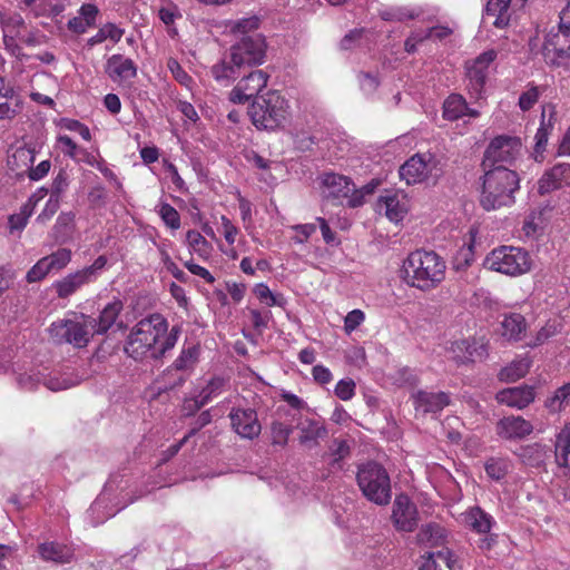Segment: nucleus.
Returning a JSON list of instances; mask_svg holds the SVG:
<instances>
[{"mask_svg":"<svg viewBox=\"0 0 570 570\" xmlns=\"http://www.w3.org/2000/svg\"><path fill=\"white\" fill-rule=\"evenodd\" d=\"M463 116L476 118L479 110L469 108L466 100L459 94H451L443 102V117L446 120L454 121Z\"/></svg>","mask_w":570,"mask_h":570,"instance_id":"a878e982","label":"nucleus"},{"mask_svg":"<svg viewBox=\"0 0 570 570\" xmlns=\"http://www.w3.org/2000/svg\"><path fill=\"white\" fill-rule=\"evenodd\" d=\"M453 553L449 549L431 552L421 564L420 570H453Z\"/></svg>","mask_w":570,"mask_h":570,"instance_id":"2f4dec72","label":"nucleus"},{"mask_svg":"<svg viewBox=\"0 0 570 570\" xmlns=\"http://www.w3.org/2000/svg\"><path fill=\"white\" fill-rule=\"evenodd\" d=\"M534 387L530 385L503 389L495 394L498 403L515 407L518 410L525 409L534 401Z\"/></svg>","mask_w":570,"mask_h":570,"instance_id":"f3484780","label":"nucleus"},{"mask_svg":"<svg viewBox=\"0 0 570 570\" xmlns=\"http://www.w3.org/2000/svg\"><path fill=\"white\" fill-rule=\"evenodd\" d=\"M355 393V383L353 380H341L335 386V395L342 401H348Z\"/></svg>","mask_w":570,"mask_h":570,"instance_id":"680f3d73","label":"nucleus"},{"mask_svg":"<svg viewBox=\"0 0 570 570\" xmlns=\"http://www.w3.org/2000/svg\"><path fill=\"white\" fill-rule=\"evenodd\" d=\"M357 80L360 83L361 90L365 95H372L376 91L380 86V79L376 73L360 71L357 73Z\"/></svg>","mask_w":570,"mask_h":570,"instance_id":"5fc2aeb1","label":"nucleus"},{"mask_svg":"<svg viewBox=\"0 0 570 570\" xmlns=\"http://www.w3.org/2000/svg\"><path fill=\"white\" fill-rule=\"evenodd\" d=\"M570 402V383H567L556 390L554 394L547 399L544 406L551 413L561 412Z\"/></svg>","mask_w":570,"mask_h":570,"instance_id":"ea45409f","label":"nucleus"},{"mask_svg":"<svg viewBox=\"0 0 570 570\" xmlns=\"http://www.w3.org/2000/svg\"><path fill=\"white\" fill-rule=\"evenodd\" d=\"M67 185V174L66 171L60 170L51 184L50 197L59 200V196L66 189Z\"/></svg>","mask_w":570,"mask_h":570,"instance_id":"774afa93","label":"nucleus"},{"mask_svg":"<svg viewBox=\"0 0 570 570\" xmlns=\"http://www.w3.org/2000/svg\"><path fill=\"white\" fill-rule=\"evenodd\" d=\"M356 483L367 501L380 507H385L391 502V478L381 463L370 460L358 464Z\"/></svg>","mask_w":570,"mask_h":570,"instance_id":"20e7f679","label":"nucleus"},{"mask_svg":"<svg viewBox=\"0 0 570 570\" xmlns=\"http://www.w3.org/2000/svg\"><path fill=\"white\" fill-rule=\"evenodd\" d=\"M556 463L560 468H568L570 455V424H566L556 436Z\"/></svg>","mask_w":570,"mask_h":570,"instance_id":"f704fd0d","label":"nucleus"},{"mask_svg":"<svg viewBox=\"0 0 570 570\" xmlns=\"http://www.w3.org/2000/svg\"><path fill=\"white\" fill-rule=\"evenodd\" d=\"M71 250L69 248H59L50 255L45 256L50 273L60 272L71 261Z\"/></svg>","mask_w":570,"mask_h":570,"instance_id":"37998d69","label":"nucleus"},{"mask_svg":"<svg viewBox=\"0 0 570 570\" xmlns=\"http://www.w3.org/2000/svg\"><path fill=\"white\" fill-rule=\"evenodd\" d=\"M412 399L415 411L423 415L436 414L450 404V395L445 392L434 393L420 390L412 395Z\"/></svg>","mask_w":570,"mask_h":570,"instance_id":"a211bd4d","label":"nucleus"},{"mask_svg":"<svg viewBox=\"0 0 570 570\" xmlns=\"http://www.w3.org/2000/svg\"><path fill=\"white\" fill-rule=\"evenodd\" d=\"M48 274H50V271L47 261L42 257L28 271L26 279L28 283H36L43 279Z\"/></svg>","mask_w":570,"mask_h":570,"instance_id":"4d7b16f0","label":"nucleus"},{"mask_svg":"<svg viewBox=\"0 0 570 570\" xmlns=\"http://www.w3.org/2000/svg\"><path fill=\"white\" fill-rule=\"evenodd\" d=\"M232 426L244 439L253 440L261 434L262 426L253 409H233L229 413Z\"/></svg>","mask_w":570,"mask_h":570,"instance_id":"dca6fc26","label":"nucleus"},{"mask_svg":"<svg viewBox=\"0 0 570 570\" xmlns=\"http://www.w3.org/2000/svg\"><path fill=\"white\" fill-rule=\"evenodd\" d=\"M365 314L361 309H353L345 316L344 320V331L347 334H351L355 331L364 321Z\"/></svg>","mask_w":570,"mask_h":570,"instance_id":"bf43d9fd","label":"nucleus"},{"mask_svg":"<svg viewBox=\"0 0 570 570\" xmlns=\"http://www.w3.org/2000/svg\"><path fill=\"white\" fill-rule=\"evenodd\" d=\"M456 350L464 352L462 363L476 362L485 358L488 351L483 343L475 340H462L455 343Z\"/></svg>","mask_w":570,"mask_h":570,"instance_id":"e433bc0d","label":"nucleus"},{"mask_svg":"<svg viewBox=\"0 0 570 570\" xmlns=\"http://www.w3.org/2000/svg\"><path fill=\"white\" fill-rule=\"evenodd\" d=\"M377 185H379L377 181L372 180L371 183H368L365 186H363L361 190H356L354 188V193H352V196L348 199V206L355 208V207H358V206L363 205V203H364V195L373 194V191L375 190Z\"/></svg>","mask_w":570,"mask_h":570,"instance_id":"13d9d810","label":"nucleus"},{"mask_svg":"<svg viewBox=\"0 0 570 570\" xmlns=\"http://www.w3.org/2000/svg\"><path fill=\"white\" fill-rule=\"evenodd\" d=\"M281 397L282 400H284L294 411L296 412H301L303 410H306L308 409L307 406V403L298 397L297 395L291 393V392H286L284 391L282 394H281Z\"/></svg>","mask_w":570,"mask_h":570,"instance_id":"338daca9","label":"nucleus"},{"mask_svg":"<svg viewBox=\"0 0 570 570\" xmlns=\"http://www.w3.org/2000/svg\"><path fill=\"white\" fill-rule=\"evenodd\" d=\"M146 323L149 330L145 334V347L153 358H159L176 345L180 330L174 326L168 332V322L158 313L145 317Z\"/></svg>","mask_w":570,"mask_h":570,"instance_id":"0eeeda50","label":"nucleus"},{"mask_svg":"<svg viewBox=\"0 0 570 570\" xmlns=\"http://www.w3.org/2000/svg\"><path fill=\"white\" fill-rule=\"evenodd\" d=\"M351 446L347 441L335 439L333 441V445L331 446V454L334 458L333 463H336L350 455Z\"/></svg>","mask_w":570,"mask_h":570,"instance_id":"e2e57ef3","label":"nucleus"},{"mask_svg":"<svg viewBox=\"0 0 570 570\" xmlns=\"http://www.w3.org/2000/svg\"><path fill=\"white\" fill-rule=\"evenodd\" d=\"M379 14L384 21H404L419 17V12L403 7L384 9Z\"/></svg>","mask_w":570,"mask_h":570,"instance_id":"09e8293b","label":"nucleus"},{"mask_svg":"<svg viewBox=\"0 0 570 570\" xmlns=\"http://www.w3.org/2000/svg\"><path fill=\"white\" fill-rule=\"evenodd\" d=\"M157 16L167 27L174 24L175 20L181 17L178 7L170 1H164L161 3L157 9Z\"/></svg>","mask_w":570,"mask_h":570,"instance_id":"3c124183","label":"nucleus"},{"mask_svg":"<svg viewBox=\"0 0 570 570\" xmlns=\"http://www.w3.org/2000/svg\"><path fill=\"white\" fill-rule=\"evenodd\" d=\"M519 181L518 174L507 166L499 165L484 169L480 205L485 210L512 205Z\"/></svg>","mask_w":570,"mask_h":570,"instance_id":"f03ea898","label":"nucleus"},{"mask_svg":"<svg viewBox=\"0 0 570 570\" xmlns=\"http://www.w3.org/2000/svg\"><path fill=\"white\" fill-rule=\"evenodd\" d=\"M445 268L444 259L433 250H414L403 263L405 282L421 291H430L441 284Z\"/></svg>","mask_w":570,"mask_h":570,"instance_id":"f257e3e1","label":"nucleus"},{"mask_svg":"<svg viewBox=\"0 0 570 570\" xmlns=\"http://www.w3.org/2000/svg\"><path fill=\"white\" fill-rule=\"evenodd\" d=\"M38 553L45 561L69 563L73 559V550L60 542H43L38 547Z\"/></svg>","mask_w":570,"mask_h":570,"instance_id":"c85d7f7f","label":"nucleus"},{"mask_svg":"<svg viewBox=\"0 0 570 570\" xmlns=\"http://www.w3.org/2000/svg\"><path fill=\"white\" fill-rule=\"evenodd\" d=\"M542 56L547 65L570 70V0L560 13L557 30L552 28L546 35Z\"/></svg>","mask_w":570,"mask_h":570,"instance_id":"39448f33","label":"nucleus"},{"mask_svg":"<svg viewBox=\"0 0 570 570\" xmlns=\"http://www.w3.org/2000/svg\"><path fill=\"white\" fill-rule=\"evenodd\" d=\"M521 146L518 137L501 135L493 138L484 151L483 169L511 164L519 156Z\"/></svg>","mask_w":570,"mask_h":570,"instance_id":"1a4fd4ad","label":"nucleus"},{"mask_svg":"<svg viewBox=\"0 0 570 570\" xmlns=\"http://www.w3.org/2000/svg\"><path fill=\"white\" fill-rule=\"evenodd\" d=\"M186 240L191 250L200 257H207L210 252V245L207 239L197 230L190 229L186 234Z\"/></svg>","mask_w":570,"mask_h":570,"instance_id":"a18cd8bd","label":"nucleus"},{"mask_svg":"<svg viewBox=\"0 0 570 570\" xmlns=\"http://www.w3.org/2000/svg\"><path fill=\"white\" fill-rule=\"evenodd\" d=\"M485 265L491 271L518 276L531 269L532 261L529 253L523 248L500 246L487 255Z\"/></svg>","mask_w":570,"mask_h":570,"instance_id":"423d86ee","label":"nucleus"},{"mask_svg":"<svg viewBox=\"0 0 570 570\" xmlns=\"http://www.w3.org/2000/svg\"><path fill=\"white\" fill-rule=\"evenodd\" d=\"M75 230V214L72 212H63L58 216L51 229V237L58 244H66L72 239Z\"/></svg>","mask_w":570,"mask_h":570,"instance_id":"c756f323","label":"nucleus"},{"mask_svg":"<svg viewBox=\"0 0 570 570\" xmlns=\"http://www.w3.org/2000/svg\"><path fill=\"white\" fill-rule=\"evenodd\" d=\"M527 0H489L485 7V18H494L497 28H504L511 19V8H522Z\"/></svg>","mask_w":570,"mask_h":570,"instance_id":"4be33fe9","label":"nucleus"},{"mask_svg":"<svg viewBox=\"0 0 570 570\" xmlns=\"http://www.w3.org/2000/svg\"><path fill=\"white\" fill-rule=\"evenodd\" d=\"M229 52L244 66V70L262 65L266 55L265 37L261 33L243 36Z\"/></svg>","mask_w":570,"mask_h":570,"instance_id":"9d476101","label":"nucleus"},{"mask_svg":"<svg viewBox=\"0 0 570 570\" xmlns=\"http://www.w3.org/2000/svg\"><path fill=\"white\" fill-rule=\"evenodd\" d=\"M508 462L503 459L490 458L484 464L487 474L497 481L502 480L508 473Z\"/></svg>","mask_w":570,"mask_h":570,"instance_id":"8fccbe9b","label":"nucleus"},{"mask_svg":"<svg viewBox=\"0 0 570 570\" xmlns=\"http://www.w3.org/2000/svg\"><path fill=\"white\" fill-rule=\"evenodd\" d=\"M527 321L519 313L504 314L501 321V335L509 342L521 341L527 331Z\"/></svg>","mask_w":570,"mask_h":570,"instance_id":"cd10ccee","label":"nucleus"},{"mask_svg":"<svg viewBox=\"0 0 570 570\" xmlns=\"http://www.w3.org/2000/svg\"><path fill=\"white\" fill-rule=\"evenodd\" d=\"M121 309L122 303L117 299L107 304L98 318L87 317L92 333L105 334L115 324Z\"/></svg>","mask_w":570,"mask_h":570,"instance_id":"bb28decb","label":"nucleus"},{"mask_svg":"<svg viewBox=\"0 0 570 570\" xmlns=\"http://www.w3.org/2000/svg\"><path fill=\"white\" fill-rule=\"evenodd\" d=\"M293 426L289 424H285L281 421H273L271 424L272 432V443L274 445L285 446L288 443V439L293 433Z\"/></svg>","mask_w":570,"mask_h":570,"instance_id":"49530a36","label":"nucleus"},{"mask_svg":"<svg viewBox=\"0 0 570 570\" xmlns=\"http://www.w3.org/2000/svg\"><path fill=\"white\" fill-rule=\"evenodd\" d=\"M539 99L538 87H531L519 97V107L523 111L530 110Z\"/></svg>","mask_w":570,"mask_h":570,"instance_id":"052dcab7","label":"nucleus"},{"mask_svg":"<svg viewBox=\"0 0 570 570\" xmlns=\"http://www.w3.org/2000/svg\"><path fill=\"white\" fill-rule=\"evenodd\" d=\"M268 75L263 70H253L244 75L229 92V100L234 104H245L250 98L258 97V92L266 87Z\"/></svg>","mask_w":570,"mask_h":570,"instance_id":"ddd939ff","label":"nucleus"},{"mask_svg":"<svg viewBox=\"0 0 570 570\" xmlns=\"http://www.w3.org/2000/svg\"><path fill=\"white\" fill-rule=\"evenodd\" d=\"M322 185L327 198H351L354 193V183L346 176L335 173H325L322 176Z\"/></svg>","mask_w":570,"mask_h":570,"instance_id":"5701e85b","label":"nucleus"},{"mask_svg":"<svg viewBox=\"0 0 570 570\" xmlns=\"http://www.w3.org/2000/svg\"><path fill=\"white\" fill-rule=\"evenodd\" d=\"M529 368L530 362L528 360L514 361L500 371L499 379L503 382H515L524 377L529 372Z\"/></svg>","mask_w":570,"mask_h":570,"instance_id":"58836bf2","label":"nucleus"},{"mask_svg":"<svg viewBox=\"0 0 570 570\" xmlns=\"http://www.w3.org/2000/svg\"><path fill=\"white\" fill-rule=\"evenodd\" d=\"M261 20L257 16L240 19L236 22L234 30L243 33L244 36L258 29Z\"/></svg>","mask_w":570,"mask_h":570,"instance_id":"0e129e2a","label":"nucleus"},{"mask_svg":"<svg viewBox=\"0 0 570 570\" xmlns=\"http://www.w3.org/2000/svg\"><path fill=\"white\" fill-rule=\"evenodd\" d=\"M377 210L380 213L384 212L386 217L391 222H400L403 219L405 209L400 204L399 197L396 194H389L385 196H381L377 200Z\"/></svg>","mask_w":570,"mask_h":570,"instance_id":"72a5a7b5","label":"nucleus"},{"mask_svg":"<svg viewBox=\"0 0 570 570\" xmlns=\"http://www.w3.org/2000/svg\"><path fill=\"white\" fill-rule=\"evenodd\" d=\"M225 384V380L223 377H213L207 385L200 391L198 395V405L196 404V409H202L206 405L214 396H217Z\"/></svg>","mask_w":570,"mask_h":570,"instance_id":"c03bdc74","label":"nucleus"},{"mask_svg":"<svg viewBox=\"0 0 570 570\" xmlns=\"http://www.w3.org/2000/svg\"><path fill=\"white\" fill-rule=\"evenodd\" d=\"M210 73L217 82L228 86L245 73V70L244 66L229 52L212 66Z\"/></svg>","mask_w":570,"mask_h":570,"instance_id":"aec40b11","label":"nucleus"},{"mask_svg":"<svg viewBox=\"0 0 570 570\" xmlns=\"http://www.w3.org/2000/svg\"><path fill=\"white\" fill-rule=\"evenodd\" d=\"M279 413L283 412L286 416H291V421H297L296 429L299 430L301 434L298 441L303 445H316L318 439H324L327 435L325 425L315 419L305 417L302 419L297 413H291L289 410L278 407Z\"/></svg>","mask_w":570,"mask_h":570,"instance_id":"2eb2a0df","label":"nucleus"},{"mask_svg":"<svg viewBox=\"0 0 570 570\" xmlns=\"http://www.w3.org/2000/svg\"><path fill=\"white\" fill-rule=\"evenodd\" d=\"M142 321L138 322L135 330L128 336L125 352L136 361L142 360V342L138 337L142 333Z\"/></svg>","mask_w":570,"mask_h":570,"instance_id":"79ce46f5","label":"nucleus"},{"mask_svg":"<svg viewBox=\"0 0 570 570\" xmlns=\"http://www.w3.org/2000/svg\"><path fill=\"white\" fill-rule=\"evenodd\" d=\"M248 116L258 130L274 131L283 128L288 117L287 100L278 91L269 90L253 100Z\"/></svg>","mask_w":570,"mask_h":570,"instance_id":"7ed1b4c3","label":"nucleus"},{"mask_svg":"<svg viewBox=\"0 0 570 570\" xmlns=\"http://www.w3.org/2000/svg\"><path fill=\"white\" fill-rule=\"evenodd\" d=\"M465 521L478 533H489L493 524V518L480 507L471 508L465 515Z\"/></svg>","mask_w":570,"mask_h":570,"instance_id":"c9c22d12","label":"nucleus"},{"mask_svg":"<svg viewBox=\"0 0 570 570\" xmlns=\"http://www.w3.org/2000/svg\"><path fill=\"white\" fill-rule=\"evenodd\" d=\"M391 521L399 532H413L420 521L416 504L405 493L395 497L392 507Z\"/></svg>","mask_w":570,"mask_h":570,"instance_id":"f8f14e48","label":"nucleus"},{"mask_svg":"<svg viewBox=\"0 0 570 570\" xmlns=\"http://www.w3.org/2000/svg\"><path fill=\"white\" fill-rule=\"evenodd\" d=\"M568 185H570V164L560 163L543 174L538 181V191L544 195Z\"/></svg>","mask_w":570,"mask_h":570,"instance_id":"412c9836","label":"nucleus"},{"mask_svg":"<svg viewBox=\"0 0 570 570\" xmlns=\"http://www.w3.org/2000/svg\"><path fill=\"white\" fill-rule=\"evenodd\" d=\"M435 163L430 159L426 161L422 156L415 155L411 157L400 167V177L407 185H414L424 181Z\"/></svg>","mask_w":570,"mask_h":570,"instance_id":"6ab92c4d","label":"nucleus"},{"mask_svg":"<svg viewBox=\"0 0 570 570\" xmlns=\"http://www.w3.org/2000/svg\"><path fill=\"white\" fill-rule=\"evenodd\" d=\"M533 431V424L521 415H505L495 423V434L503 441H522L531 435Z\"/></svg>","mask_w":570,"mask_h":570,"instance_id":"4468645a","label":"nucleus"},{"mask_svg":"<svg viewBox=\"0 0 570 570\" xmlns=\"http://www.w3.org/2000/svg\"><path fill=\"white\" fill-rule=\"evenodd\" d=\"M91 282L82 269L71 273L62 279L55 283L58 297L67 298L72 295L82 285Z\"/></svg>","mask_w":570,"mask_h":570,"instance_id":"7c9ffc66","label":"nucleus"},{"mask_svg":"<svg viewBox=\"0 0 570 570\" xmlns=\"http://www.w3.org/2000/svg\"><path fill=\"white\" fill-rule=\"evenodd\" d=\"M541 118V126L538 128L537 134L534 136V151L535 154L540 155H542L543 151L546 150L549 136L551 135L554 127L552 115H550L548 121H546V112L543 111Z\"/></svg>","mask_w":570,"mask_h":570,"instance_id":"a19ab883","label":"nucleus"},{"mask_svg":"<svg viewBox=\"0 0 570 570\" xmlns=\"http://www.w3.org/2000/svg\"><path fill=\"white\" fill-rule=\"evenodd\" d=\"M254 294L267 306H281L284 301L282 296L274 295L269 287L264 283H259L254 287Z\"/></svg>","mask_w":570,"mask_h":570,"instance_id":"603ef678","label":"nucleus"},{"mask_svg":"<svg viewBox=\"0 0 570 570\" xmlns=\"http://www.w3.org/2000/svg\"><path fill=\"white\" fill-rule=\"evenodd\" d=\"M550 448L546 444L534 442L522 445L514 452L522 464L541 469L544 468L547 460L550 458Z\"/></svg>","mask_w":570,"mask_h":570,"instance_id":"b1692460","label":"nucleus"},{"mask_svg":"<svg viewBox=\"0 0 570 570\" xmlns=\"http://www.w3.org/2000/svg\"><path fill=\"white\" fill-rule=\"evenodd\" d=\"M168 68L173 73L174 78L184 86H189L191 77L183 69L179 62L175 59L168 60Z\"/></svg>","mask_w":570,"mask_h":570,"instance_id":"69168bd1","label":"nucleus"},{"mask_svg":"<svg viewBox=\"0 0 570 570\" xmlns=\"http://www.w3.org/2000/svg\"><path fill=\"white\" fill-rule=\"evenodd\" d=\"M87 318L81 323L75 320H59L49 327L51 338L57 344H71L77 348L86 347L94 336Z\"/></svg>","mask_w":570,"mask_h":570,"instance_id":"6e6552de","label":"nucleus"},{"mask_svg":"<svg viewBox=\"0 0 570 570\" xmlns=\"http://www.w3.org/2000/svg\"><path fill=\"white\" fill-rule=\"evenodd\" d=\"M159 215L164 223L171 229H178L180 226V217L178 212L169 204H163L159 207Z\"/></svg>","mask_w":570,"mask_h":570,"instance_id":"6e6d98bb","label":"nucleus"},{"mask_svg":"<svg viewBox=\"0 0 570 570\" xmlns=\"http://www.w3.org/2000/svg\"><path fill=\"white\" fill-rule=\"evenodd\" d=\"M563 324L560 320H549L546 324L535 333V335L527 343V346L534 348L543 345L550 338L561 333Z\"/></svg>","mask_w":570,"mask_h":570,"instance_id":"4c0bfd02","label":"nucleus"},{"mask_svg":"<svg viewBox=\"0 0 570 570\" xmlns=\"http://www.w3.org/2000/svg\"><path fill=\"white\" fill-rule=\"evenodd\" d=\"M497 51L491 49L466 63L468 89L472 97L480 98L489 76L490 65L495 60Z\"/></svg>","mask_w":570,"mask_h":570,"instance_id":"9b49d317","label":"nucleus"},{"mask_svg":"<svg viewBox=\"0 0 570 570\" xmlns=\"http://www.w3.org/2000/svg\"><path fill=\"white\" fill-rule=\"evenodd\" d=\"M122 36V31L112 23L105 24L96 36L89 39L90 46L97 45L106 40L107 38L118 41Z\"/></svg>","mask_w":570,"mask_h":570,"instance_id":"864d4df0","label":"nucleus"},{"mask_svg":"<svg viewBox=\"0 0 570 570\" xmlns=\"http://www.w3.org/2000/svg\"><path fill=\"white\" fill-rule=\"evenodd\" d=\"M446 537V530L439 523L430 522L421 527L416 534L419 543L431 547L441 546Z\"/></svg>","mask_w":570,"mask_h":570,"instance_id":"473e14b6","label":"nucleus"},{"mask_svg":"<svg viewBox=\"0 0 570 570\" xmlns=\"http://www.w3.org/2000/svg\"><path fill=\"white\" fill-rule=\"evenodd\" d=\"M106 73L112 81L125 82L136 76L137 68L131 59L114 55L107 60Z\"/></svg>","mask_w":570,"mask_h":570,"instance_id":"393cba45","label":"nucleus"},{"mask_svg":"<svg viewBox=\"0 0 570 570\" xmlns=\"http://www.w3.org/2000/svg\"><path fill=\"white\" fill-rule=\"evenodd\" d=\"M199 347L196 345L184 348L180 355L175 360L174 367L178 371L189 370L197 363Z\"/></svg>","mask_w":570,"mask_h":570,"instance_id":"de8ad7c7","label":"nucleus"}]
</instances>
